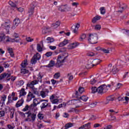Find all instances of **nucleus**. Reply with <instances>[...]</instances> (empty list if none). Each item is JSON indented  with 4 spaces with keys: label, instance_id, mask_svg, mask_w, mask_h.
<instances>
[{
    "label": "nucleus",
    "instance_id": "nucleus-23",
    "mask_svg": "<svg viewBox=\"0 0 129 129\" xmlns=\"http://www.w3.org/2000/svg\"><path fill=\"white\" fill-rule=\"evenodd\" d=\"M113 100H114L113 97L111 96H109L107 98V101L105 103V104H108V103H109V101H113Z\"/></svg>",
    "mask_w": 129,
    "mask_h": 129
},
{
    "label": "nucleus",
    "instance_id": "nucleus-53",
    "mask_svg": "<svg viewBox=\"0 0 129 129\" xmlns=\"http://www.w3.org/2000/svg\"><path fill=\"white\" fill-rule=\"evenodd\" d=\"M29 106L26 105L25 107L22 109V111H28L29 110Z\"/></svg>",
    "mask_w": 129,
    "mask_h": 129
},
{
    "label": "nucleus",
    "instance_id": "nucleus-14",
    "mask_svg": "<svg viewBox=\"0 0 129 129\" xmlns=\"http://www.w3.org/2000/svg\"><path fill=\"white\" fill-rule=\"evenodd\" d=\"M37 116V115L34 113H32L31 112V114L30 115V118L31 119L30 121H35L36 120V117Z\"/></svg>",
    "mask_w": 129,
    "mask_h": 129
},
{
    "label": "nucleus",
    "instance_id": "nucleus-10",
    "mask_svg": "<svg viewBox=\"0 0 129 129\" xmlns=\"http://www.w3.org/2000/svg\"><path fill=\"white\" fill-rule=\"evenodd\" d=\"M24 104V99L21 98L20 100L18 101V102L15 104V107L18 108L19 107H21Z\"/></svg>",
    "mask_w": 129,
    "mask_h": 129
},
{
    "label": "nucleus",
    "instance_id": "nucleus-30",
    "mask_svg": "<svg viewBox=\"0 0 129 129\" xmlns=\"http://www.w3.org/2000/svg\"><path fill=\"white\" fill-rule=\"evenodd\" d=\"M33 57L37 60H40L41 59V54H39V53H37L35 54Z\"/></svg>",
    "mask_w": 129,
    "mask_h": 129
},
{
    "label": "nucleus",
    "instance_id": "nucleus-61",
    "mask_svg": "<svg viewBox=\"0 0 129 129\" xmlns=\"http://www.w3.org/2000/svg\"><path fill=\"white\" fill-rule=\"evenodd\" d=\"M96 83V80L95 79H92L90 81V84H92V85L95 84Z\"/></svg>",
    "mask_w": 129,
    "mask_h": 129
},
{
    "label": "nucleus",
    "instance_id": "nucleus-52",
    "mask_svg": "<svg viewBox=\"0 0 129 129\" xmlns=\"http://www.w3.org/2000/svg\"><path fill=\"white\" fill-rule=\"evenodd\" d=\"M26 40L28 42H33V41H34V39L31 38V37H26Z\"/></svg>",
    "mask_w": 129,
    "mask_h": 129
},
{
    "label": "nucleus",
    "instance_id": "nucleus-42",
    "mask_svg": "<svg viewBox=\"0 0 129 129\" xmlns=\"http://www.w3.org/2000/svg\"><path fill=\"white\" fill-rule=\"evenodd\" d=\"M36 106H37V103H35V102H34L33 104H31L29 106V108H30V109H33V108H34V107H36Z\"/></svg>",
    "mask_w": 129,
    "mask_h": 129
},
{
    "label": "nucleus",
    "instance_id": "nucleus-15",
    "mask_svg": "<svg viewBox=\"0 0 129 129\" xmlns=\"http://www.w3.org/2000/svg\"><path fill=\"white\" fill-rule=\"evenodd\" d=\"M60 24H61V22H60V21H57L55 23H53L51 25V27L53 29H57V28H58V27H59V26H60Z\"/></svg>",
    "mask_w": 129,
    "mask_h": 129
},
{
    "label": "nucleus",
    "instance_id": "nucleus-5",
    "mask_svg": "<svg viewBox=\"0 0 129 129\" xmlns=\"http://www.w3.org/2000/svg\"><path fill=\"white\" fill-rule=\"evenodd\" d=\"M107 90H108L107 86L105 84L101 85L98 87V94H101V95H102L103 93H105V92H106Z\"/></svg>",
    "mask_w": 129,
    "mask_h": 129
},
{
    "label": "nucleus",
    "instance_id": "nucleus-8",
    "mask_svg": "<svg viewBox=\"0 0 129 129\" xmlns=\"http://www.w3.org/2000/svg\"><path fill=\"white\" fill-rule=\"evenodd\" d=\"M35 97H36L35 96V95H34V94L30 92L27 95V98L26 99V101L27 102H30V101H31V100H32L33 98H35Z\"/></svg>",
    "mask_w": 129,
    "mask_h": 129
},
{
    "label": "nucleus",
    "instance_id": "nucleus-35",
    "mask_svg": "<svg viewBox=\"0 0 129 129\" xmlns=\"http://www.w3.org/2000/svg\"><path fill=\"white\" fill-rule=\"evenodd\" d=\"M100 11L101 15L105 14V9L104 8V7H101L100 8Z\"/></svg>",
    "mask_w": 129,
    "mask_h": 129
},
{
    "label": "nucleus",
    "instance_id": "nucleus-26",
    "mask_svg": "<svg viewBox=\"0 0 129 129\" xmlns=\"http://www.w3.org/2000/svg\"><path fill=\"white\" fill-rule=\"evenodd\" d=\"M21 73L22 74H28V73H29V70L26 69H21Z\"/></svg>",
    "mask_w": 129,
    "mask_h": 129
},
{
    "label": "nucleus",
    "instance_id": "nucleus-18",
    "mask_svg": "<svg viewBox=\"0 0 129 129\" xmlns=\"http://www.w3.org/2000/svg\"><path fill=\"white\" fill-rule=\"evenodd\" d=\"M26 114H28L27 118L25 119V121H31V118H30V116L31 115V111H28L27 112L25 113V115Z\"/></svg>",
    "mask_w": 129,
    "mask_h": 129
},
{
    "label": "nucleus",
    "instance_id": "nucleus-9",
    "mask_svg": "<svg viewBox=\"0 0 129 129\" xmlns=\"http://www.w3.org/2000/svg\"><path fill=\"white\" fill-rule=\"evenodd\" d=\"M80 27V24L79 23H77L76 25H73L72 27V30H73V33L75 34L77 33V31H78V29Z\"/></svg>",
    "mask_w": 129,
    "mask_h": 129
},
{
    "label": "nucleus",
    "instance_id": "nucleus-16",
    "mask_svg": "<svg viewBox=\"0 0 129 129\" xmlns=\"http://www.w3.org/2000/svg\"><path fill=\"white\" fill-rule=\"evenodd\" d=\"M69 43L68 40L64 39L62 42H60L58 44V47H63L66 45H67Z\"/></svg>",
    "mask_w": 129,
    "mask_h": 129
},
{
    "label": "nucleus",
    "instance_id": "nucleus-11",
    "mask_svg": "<svg viewBox=\"0 0 129 129\" xmlns=\"http://www.w3.org/2000/svg\"><path fill=\"white\" fill-rule=\"evenodd\" d=\"M2 26L4 28V29H6L7 32L10 31V29L11 28V24L8 22H5Z\"/></svg>",
    "mask_w": 129,
    "mask_h": 129
},
{
    "label": "nucleus",
    "instance_id": "nucleus-49",
    "mask_svg": "<svg viewBox=\"0 0 129 129\" xmlns=\"http://www.w3.org/2000/svg\"><path fill=\"white\" fill-rule=\"evenodd\" d=\"M39 119L42 120L44 118V115L43 114L39 113L37 115Z\"/></svg>",
    "mask_w": 129,
    "mask_h": 129
},
{
    "label": "nucleus",
    "instance_id": "nucleus-56",
    "mask_svg": "<svg viewBox=\"0 0 129 129\" xmlns=\"http://www.w3.org/2000/svg\"><path fill=\"white\" fill-rule=\"evenodd\" d=\"M67 104L64 103L63 104H60L59 105H58L57 106V108H61V107H63V106H64L65 107V106H66Z\"/></svg>",
    "mask_w": 129,
    "mask_h": 129
},
{
    "label": "nucleus",
    "instance_id": "nucleus-44",
    "mask_svg": "<svg viewBox=\"0 0 129 129\" xmlns=\"http://www.w3.org/2000/svg\"><path fill=\"white\" fill-rule=\"evenodd\" d=\"M123 63L124 62H123L122 60H118L117 62V65L118 66H122V65H123Z\"/></svg>",
    "mask_w": 129,
    "mask_h": 129
},
{
    "label": "nucleus",
    "instance_id": "nucleus-51",
    "mask_svg": "<svg viewBox=\"0 0 129 129\" xmlns=\"http://www.w3.org/2000/svg\"><path fill=\"white\" fill-rule=\"evenodd\" d=\"M9 5H10L11 6L12 8H16V7H17V4L14 3H13V2H12V1H10V2H9Z\"/></svg>",
    "mask_w": 129,
    "mask_h": 129
},
{
    "label": "nucleus",
    "instance_id": "nucleus-28",
    "mask_svg": "<svg viewBox=\"0 0 129 129\" xmlns=\"http://www.w3.org/2000/svg\"><path fill=\"white\" fill-rule=\"evenodd\" d=\"M119 9H121V10H118V11H117L118 12V13H122V12H123V10L126 9V7L125 6H122L121 5H119Z\"/></svg>",
    "mask_w": 129,
    "mask_h": 129
},
{
    "label": "nucleus",
    "instance_id": "nucleus-38",
    "mask_svg": "<svg viewBox=\"0 0 129 129\" xmlns=\"http://www.w3.org/2000/svg\"><path fill=\"white\" fill-rule=\"evenodd\" d=\"M117 68H116V67H113L112 70V73L114 75L116 74V73H117Z\"/></svg>",
    "mask_w": 129,
    "mask_h": 129
},
{
    "label": "nucleus",
    "instance_id": "nucleus-27",
    "mask_svg": "<svg viewBox=\"0 0 129 129\" xmlns=\"http://www.w3.org/2000/svg\"><path fill=\"white\" fill-rule=\"evenodd\" d=\"M1 101H3L2 102V104H5V101H6V100L7 99V95H3L2 97H1Z\"/></svg>",
    "mask_w": 129,
    "mask_h": 129
},
{
    "label": "nucleus",
    "instance_id": "nucleus-4",
    "mask_svg": "<svg viewBox=\"0 0 129 129\" xmlns=\"http://www.w3.org/2000/svg\"><path fill=\"white\" fill-rule=\"evenodd\" d=\"M13 74V72L9 71L8 73H4L0 75V80H3L5 78H7V81L11 80V75Z\"/></svg>",
    "mask_w": 129,
    "mask_h": 129
},
{
    "label": "nucleus",
    "instance_id": "nucleus-19",
    "mask_svg": "<svg viewBox=\"0 0 129 129\" xmlns=\"http://www.w3.org/2000/svg\"><path fill=\"white\" fill-rule=\"evenodd\" d=\"M55 65V61L54 60H50L49 63L48 65L45 66V67L47 68H51Z\"/></svg>",
    "mask_w": 129,
    "mask_h": 129
},
{
    "label": "nucleus",
    "instance_id": "nucleus-50",
    "mask_svg": "<svg viewBox=\"0 0 129 129\" xmlns=\"http://www.w3.org/2000/svg\"><path fill=\"white\" fill-rule=\"evenodd\" d=\"M122 32L126 35V36H128L129 37V31L125 30V29H123L122 30Z\"/></svg>",
    "mask_w": 129,
    "mask_h": 129
},
{
    "label": "nucleus",
    "instance_id": "nucleus-12",
    "mask_svg": "<svg viewBox=\"0 0 129 129\" xmlns=\"http://www.w3.org/2000/svg\"><path fill=\"white\" fill-rule=\"evenodd\" d=\"M78 102H80V100L73 99L68 101L67 104L68 105H72L73 104H75V103H77Z\"/></svg>",
    "mask_w": 129,
    "mask_h": 129
},
{
    "label": "nucleus",
    "instance_id": "nucleus-57",
    "mask_svg": "<svg viewBox=\"0 0 129 129\" xmlns=\"http://www.w3.org/2000/svg\"><path fill=\"white\" fill-rule=\"evenodd\" d=\"M115 116H112L111 114L109 117L108 118V120H115Z\"/></svg>",
    "mask_w": 129,
    "mask_h": 129
},
{
    "label": "nucleus",
    "instance_id": "nucleus-37",
    "mask_svg": "<svg viewBox=\"0 0 129 129\" xmlns=\"http://www.w3.org/2000/svg\"><path fill=\"white\" fill-rule=\"evenodd\" d=\"M85 38H86V34H83L81 36V37L79 39V41H80L81 42V41H83V40H84V39H85Z\"/></svg>",
    "mask_w": 129,
    "mask_h": 129
},
{
    "label": "nucleus",
    "instance_id": "nucleus-64",
    "mask_svg": "<svg viewBox=\"0 0 129 129\" xmlns=\"http://www.w3.org/2000/svg\"><path fill=\"white\" fill-rule=\"evenodd\" d=\"M112 127V126L111 125H108L106 126L104 129H111Z\"/></svg>",
    "mask_w": 129,
    "mask_h": 129
},
{
    "label": "nucleus",
    "instance_id": "nucleus-7",
    "mask_svg": "<svg viewBox=\"0 0 129 129\" xmlns=\"http://www.w3.org/2000/svg\"><path fill=\"white\" fill-rule=\"evenodd\" d=\"M38 84V82L37 80H33L31 82H28L27 84V87L30 88V89H32L35 87V85H37Z\"/></svg>",
    "mask_w": 129,
    "mask_h": 129
},
{
    "label": "nucleus",
    "instance_id": "nucleus-54",
    "mask_svg": "<svg viewBox=\"0 0 129 129\" xmlns=\"http://www.w3.org/2000/svg\"><path fill=\"white\" fill-rule=\"evenodd\" d=\"M71 47L72 49H74L77 47V43H73L71 44Z\"/></svg>",
    "mask_w": 129,
    "mask_h": 129
},
{
    "label": "nucleus",
    "instance_id": "nucleus-40",
    "mask_svg": "<svg viewBox=\"0 0 129 129\" xmlns=\"http://www.w3.org/2000/svg\"><path fill=\"white\" fill-rule=\"evenodd\" d=\"M28 65V63L27 62V60H24L22 63H21V66L22 68H25L26 66Z\"/></svg>",
    "mask_w": 129,
    "mask_h": 129
},
{
    "label": "nucleus",
    "instance_id": "nucleus-63",
    "mask_svg": "<svg viewBox=\"0 0 129 129\" xmlns=\"http://www.w3.org/2000/svg\"><path fill=\"white\" fill-rule=\"evenodd\" d=\"M5 111H0V117H3V116H5Z\"/></svg>",
    "mask_w": 129,
    "mask_h": 129
},
{
    "label": "nucleus",
    "instance_id": "nucleus-41",
    "mask_svg": "<svg viewBox=\"0 0 129 129\" xmlns=\"http://www.w3.org/2000/svg\"><path fill=\"white\" fill-rule=\"evenodd\" d=\"M90 124H91V123L88 122L86 124L83 125V126L86 129H89V127H90Z\"/></svg>",
    "mask_w": 129,
    "mask_h": 129
},
{
    "label": "nucleus",
    "instance_id": "nucleus-17",
    "mask_svg": "<svg viewBox=\"0 0 129 129\" xmlns=\"http://www.w3.org/2000/svg\"><path fill=\"white\" fill-rule=\"evenodd\" d=\"M48 107V103L43 102L40 105V108L41 110H43L45 108H47Z\"/></svg>",
    "mask_w": 129,
    "mask_h": 129
},
{
    "label": "nucleus",
    "instance_id": "nucleus-34",
    "mask_svg": "<svg viewBox=\"0 0 129 129\" xmlns=\"http://www.w3.org/2000/svg\"><path fill=\"white\" fill-rule=\"evenodd\" d=\"M92 90V93H95L96 92L98 93V88L96 87H93L91 88Z\"/></svg>",
    "mask_w": 129,
    "mask_h": 129
},
{
    "label": "nucleus",
    "instance_id": "nucleus-36",
    "mask_svg": "<svg viewBox=\"0 0 129 129\" xmlns=\"http://www.w3.org/2000/svg\"><path fill=\"white\" fill-rule=\"evenodd\" d=\"M13 102V99H12V96L9 95L8 96V101L7 103V104H9L10 103H12Z\"/></svg>",
    "mask_w": 129,
    "mask_h": 129
},
{
    "label": "nucleus",
    "instance_id": "nucleus-24",
    "mask_svg": "<svg viewBox=\"0 0 129 129\" xmlns=\"http://www.w3.org/2000/svg\"><path fill=\"white\" fill-rule=\"evenodd\" d=\"M35 5L31 4L30 8L28 10V13H34V10H35Z\"/></svg>",
    "mask_w": 129,
    "mask_h": 129
},
{
    "label": "nucleus",
    "instance_id": "nucleus-6",
    "mask_svg": "<svg viewBox=\"0 0 129 129\" xmlns=\"http://www.w3.org/2000/svg\"><path fill=\"white\" fill-rule=\"evenodd\" d=\"M60 12H69L71 11V8L69 6H67V5H61L58 9Z\"/></svg>",
    "mask_w": 129,
    "mask_h": 129
},
{
    "label": "nucleus",
    "instance_id": "nucleus-58",
    "mask_svg": "<svg viewBox=\"0 0 129 129\" xmlns=\"http://www.w3.org/2000/svg\"><path fill=\"white\" fill-rule=\"evenodd\" d=\"M79 92L81 94L83 93V92H84V88L83 87L79 88Z\"/></svg>",
    "mask_w": 129,
    "mask_h": 129
},
{
    "label": "nucleus",
    "instance_id": "nucleus-1",
    "mask_svg": "<svg viewBox=\"0 0 129 129\" xmlns=\"http://www.w3.org/2000/svg\"><path fill=\"white\" fill-rule=\"evenodd\" d=\"M67 57H68V53L66 52H62L58 55L57 58V62L55 64V67L56 68H60L62 66V63H64V61Z\"/></svg>",
    "mask_w": 129,
    "mask_h": 129
},
{
    "label": "nucleus",
    "instance_id": "nucleus-20",
    "mask_svg": "<svg viewBox=\"0 0 129 129\" xmlns=\"http://www.w3.org/2000/svg\"><path fill=\"white\" fill-rule=\"evenodd\" d=\"M72 126H73L72 123H68L65 125L64 127H62V129L70 128V127H72Z\"/></svg>",
    "mask_w": 129,
    "mask_h": 129
},
{
    "label": "nucleus",
    "instance_id": "nucleus-22",
    "mask_svg": "<svg viewBox=\"0 0 129 129\" xmlns=\"http://www.w3.org/2000/svg\"><path fill=\"white\" fill-rule=\"evenodd\" d=\"M32 93L35 94L36 95H39V92L38 91V89L37 88H33L31 89Z\"/></svg>",
    "mask_w": 129,
    "mask_h": 129
},
{
    "label": "nucleus",
    "instance_id": "nucleus-48",
    "mask_svg": "<svg viewBox=\"0 0 129 129\" xmlns=\"http://www.w3.org/2000/svg\"><path fill=\"white\" fill-rule=\"evenodd\" d=\"M52 55H53V52L51 51H49L45 53V56L47 57H51Z\"/></svg>",
    "mask_w": 129,
    "mask_h": 129
},
{
    "label": "nucleus",
    "instance_id": "nucleus-33",
    "mask_svg": "<svg viewBox=\"0 0 129 129\" xmlns=\"http://www.w3.org/2000/svg\"><path fill=\"white\" fill-rule=\"evenodd\" d=\"M37 50L38 52H42V51H43V48L41 47V45L40 44H37Z\"/></svg>",
    "mask_w": 129,
    "mask_h": 129
},
{
    "label": "nucleus",
    "instance_id": "nucleus-55",
    "mask_svg": "<svg viewBox=\"0 0 129 129\" xmlns=\"http://www.w3.org/2000/svg\"><path fill=\"white\" fill-rule=\"evenodd\" d=\"M25 83V82H24L23 80H20L18 82V85H19L20 86H23L24 85V84Z\"/></svg>",
    "mask_w": 129,
    "mask_h": 129
},
{
    "label": "nucleus",
    "instance_id": "nucleus-62",
    "mask_svg": "<svg viewBox=\"0 0 129 129\" xmlns=\"http://www.w3.org/2000/svg\"><path fill=\"white\" fill-rule=\"evenodd\" d=\"M118 101H123V100H124V98H123V97H118L117 98Z\"/></svg>",
    "mask_w": 129,
    "mask_h": 129
},
{
    "label": "nucleus",
    "instance_id": "nucleus-47",
    "mask_svg": "<svg viewBox=\"0 0 129 129\" xmlns=\"http://www.w3.org/2000/svg\"><path fill=\"white\" fill-rule=\"evenodd\" d=\"M31 63L32 64H36V63H37V60L34 57V56L31 59Z\"/></svg>",
    "mask_w": 129,
    "mask_h": 129
},
{
    "label": "nucleus",
    "instance_id": "nucleus-29",
    "mask_svg": "<svg viewBox=\"0 0 129 129\" xmlns=\"http://www.w3.org/2000/svg\"><path fill=\"white\" fill-rule=\"evenodd\" d=\"M46 43H47V44H49L50 43H53V42H54V39L52 38L51 37H47L46 39Z\"/></svg>",
    "mask_w": 129,
    "mask_h": 129
},
{
    "label": "nucleus",
    "instance_id": "nucleus-46",
    "mask_svg": "<svg viewBox=\"0 0 129 129\" xmlns=\"http://www.w3.org/2000/svg\"><path fill=\"white\" fill-rule=\"evenodd\" d=\"M40 95L42 98H45V97H46V93H45L44 91H41L40 92Z\"/></svg>",
    "mask_w": 129,
    "mask_h": 129
},
{
    "label": "nucleus",
    "instance_id": "nucleus-59",
    "mask_svg": "<svg viewBox=\"0 0 129 129\" xmlns=\"http://www.w3.org/2000/svg\"><path fill=\"white\" fill-rule=\"evenodd\" d=\"M5 34H3L0 36V42H2V41H5Z\"/></svg>",
    "mask_w": 129,
    "mask_h": 129
},
{
    "label": "nucleus",
    "instance_id": "nucleus-25",
    "mask_svg": "<svg viewBox=\"0 0 129 129\" xmlns=\"http://www.w3.org/2000/svg\"><path fill=\"white\" fill-rule=\"evenodd\" d=\"M37 76H38V77L37 78V80H36L37 81H38V83L40 82H40H42V78H43V76H41V73H39L38 74V75H37Z\"/></svg>",
    "mask_w": 129,
    "mask_h": 129
},
{
    "label": "nucleus",
    "instance_id": "nucleus-32",
    "mask_svg": "<svg viewBox=\"0 0 129 129\" xmlns=\"http://www.w3.org/2000/svg\"><path fill=\"white\" fill-rule=\"evenodd\" d=\"M88 97L86 96H82L80 97V99L83 101H87V100H88Z\"/></svg>",
    "mask_w": 129,
    "mask_h": 129
},
{
    "label": "nucleus",
    "instance_id": "nucleus-43",
    "mask_svg": "<svg viewBox=\"0 0 129 129\" xmlns=\"http://www.w3.org/2000/svg\"><path fill=\"white\" fill-rule=\"evenodd\" d=\"M102 51L104 52V53H105L106 54H108L110 51V49L108 48V49H106L105 48H103L102 49Z\"/></svg>",
    "mask_w": 129,
    "mask_h": 129
},
{
    "label": "nucleus",
    "instance_id": "nucleus-2",
    "mask_svg": "<svg viewBox=\"0 0 129 129\" xmlns=\"http://www.w3.org/2000/svg\"><path fill=\"white\" fill-rule=\"evenodd\" d=\"M100 62H101V60H100V59L98 58L94 59L93 60H90L88 61V63L86 67V68H88L89 69L90 68H92V67H94V66L98 65V64H99Z\"/></svg>",
    "mask_w": 129,
    "mask_h": 129
},
{
    "label": "nucleus",
    "instance_id": "nucleus-39",
    "mask_svg": "<svg viewBox=\"0 0 129 129\" xmlns=\"http://www.w3.org/2000/svg\"><path fill=\"white\" fill-rule=\"evenodd\" d=\"M51 103L52 104H58V103L59 102V100L57 99H54L53 100H51Z\"/></svg>",
    "mask_w": 129,
    "mask_h": 129
},
{
    "label": "nucleus",
    "instance_id": "nucleus-13",
    "mask_svg": "<svg viewBox=\"0 0 129 129\" xmlns=\"http://www.w3.org/2000/svg\"><path fill=\"white\" fill-rule=\"evenodd\" d=\"M18 92H19V97H22V96H25V95H27V92H26L24 88H22L21 90Z\"/></svg>",
    "mask_w": 129,
    "mask_h": 129
},
{
    "label": "nucleus",
    "instance_id": "nucleus-21",
    "mask_svg": "<svg viewBox=\"0 0 129 129\" xmlns=\"http://www.w3.org/2000/svg\"><path fill=\"white\" fill-rule=\"evenodd\" d=\"M21 23V20H20V19L17 18L15 19L13 21V25H15V26H19V24Z\"/></svg>",
    "mask_w": 129,
    "mask_h": 129
},
{
    "label": "nucleus",
    "instance_id": "nucleus-60",
    "mask_svg": "<svg viewBox=\"0 0 129 129\" xmlns=\"http://www.w3.org/2000/svg\"><path fill=\"white\" fill-rule=\"evenodd\" d=\"M10 37L9 36H5V38H4V41L5 42H10Z\"/></svg>",
    "mask_w": 129,
    "mask_h": 129
},
{
    "label": "nucleus",
    "instance_id": "nucleus-31",
    "mask_svg": "<svg viewBox=\"0 0 129 129\" xmlns=\"http://www.w3.org/2000/svg\"><path fill=\"white\" fill-rule=\"evenodd\" d=\"M50 28L45 27L42 29V34H47L48 33V30H49Z\"/></svg>",
    "mask_w": 129,
    "mask_h": 129
},
{
    "label": "nucleus",
    "instance_id": "nucleus-3",
    "mask_svg": "<svg viewBox=\"0 0 129 129\" xmlns=\"http://www.w3.org/2000/svg\"><path fill=\"white\" fill-rule=\"evenodd\" d=\"M98 37L96 33L90 34L88 38V42L90 44H96L97 43Z\"/></svg>",
    "mask_w": 129,
    "mask_h": 129
},
{
    "label": "nucleus",
    "instance_id": "nucleus-45",
    "mask_svg": "<svg viewBox=\"0 0 129 129\" xmlns=\"http://www.w3.org/2000/svg\"><path fill=\"white\" fill-rule=\"evenodd\" d=\"M59 77H60V73H55L53 76V78H54V79H58Z\"/></svg>",
    "mask_w": 129,
    "mask_h": 129
}]
</instances>
